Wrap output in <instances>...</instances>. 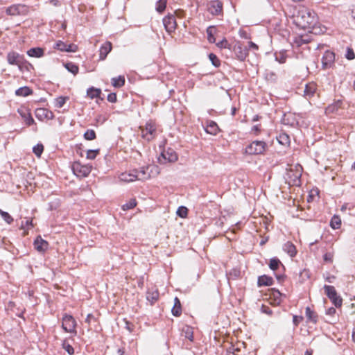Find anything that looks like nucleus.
<instances>
[{"label":"nucleus","instance_id":"nucleus-2","mask_svg":"<svg viewBox=\"0 0 355 355\" xmlns=\"http://www.w3.org/2000/svg\"><path fill=\"white\" fill-rule=\"evenodd\" d=\"M267 147V144L263 141H254L245 148V153L252 155L263 154Z\"/></svg>","mask_w":355,"mask_h":355},{"label":"nucleus","instance_id":"nucleus-51","mask_svg":"<svg viewBox=\"0 0 355 355\" xmlns=\"http://www.w3.org/2000/svg\"><path fill=\"white\" fill-rule=\"evenodd\" d=\"M345 57L348 60H353L355 58V54L351 48H347Z\"/></svg>","mask_w":355,"mask_h":355},{"label":"nucleus","instance_id":"nucleus-4","mask_svg":"<svg viewBox=\"0 0 355 355\" xmlns=\"http://www.w3.org/2000/svg\"><path fill=\"white\" fill-rule=\"evenodd\" d=\"M76 322L71 315L64 314L62 317V327L65 332L76 334Z\"/></svg>","mask_w":355,"mask_h":355},{"label":"nucleus","instance_id":"nucleus-25","mask_svg":"<svg viewBox=\"0 0 355 355\" xmlns=\"http://www.w3.org/2000/svg\"><path fill=\"white\" fill-rule=\"evenodd\" d=\"M205 130L210 135H216L218 132V126L214 121H210L207 125Z\"/></svg>","mask_w":355,"mask_h":355},{"label":"nucleus","instance_id":"nucleus-37","mask_svg":"<svg viewBox=\"0 0 355 355\" xmlns=\"http://www.w3.org/2000/svg\"><path fill=\"white\" fill-rule=\"evenodd\" d=\"M0 215L8 224H11L12 223L13 218L8 212L0 209Z\"/></svg>","mask_w":355,"mask_h":355},{"label":"nucleus","instance_id":"nucleus-13","mask_svg":"<svg viewBox=\"0 0 355 355\" xmlns=\"http://www.w3.org/2000/svg\"><path fill=\"white\" fill-rule=\"evenodd\" d=\"M49 243L46 241L42 239L41 236L37 237L34 241L35 248L40 252H44L48 248Z\"/></svg>","mask_w":355,"mask_h":355},{"label":"nucleus","instance_id":"nucleus-29","mask_svg":"<svg viewBox=\"0 0 355 355\" xmlns=\"http://www.w3.org/2000/svg\"><path fill=\"white\" fill-rule=\"evenodd\" d=\"M101 93V90L100 89H96L93 87L89 88L87 91V94L91 99L98 97Z\"/></svg>","mask_w":355,"mask_h":355},{"label":"nucleus","instance_id":"nucleus-43","mask_svg":"<svg viewBox=\"0 0 355 355\" xmlns=\"http://www.w3.org/2000/svg\"><path fill=\"white\" fill-rule=\"evenodd\" d=\"M177 214L181 218H185L187 216L188 214V209L187 207L181 206L178 207L177 210Z\"/></svg>","mask_w":355,"mask_h":355},{"label":"nucleus","instance_id":"nucleus-15","mask_svg":"<svg viewBox=\"0 0 355 355\" xmlns=\"http://www.w3.org/2000/svg\"><path fill=\"white\" fill-rule=\"evenodd\" d=\"M149 166L146 167H141L139 171L135 170V172H136L137 174V179L138 180H146L150 178L149 170Z\"/></svg>","mask_w":355,"mask_h":355},{"label":"nucleus","instance_id":"nucleus-10","mask_svg":"<svg viewBox=\"0 0 355 355\" xmlns=\"http://www.w3.org/2000/svg\"><path fill=\"white\" fill-rule=\"evenodd\" d=\"M234 51L238 60L241 61L245 60L248 55V47L243 46L241 42H237L235 44Z\"/></svg>","mask_w":355,"mask_h":355},{"label":"nucleus","instance_id":"nucleus-26","mask_svg":"<svg viewBox=\"0 0 355 355\" xmlns=\"http://www.w3.org/2000/svg\"><path fill=\"white\" fill-rule=\"evenodd\" d=\"M182 335L183 336H184L186 338L189 339L190 341H193V328L190 326H184L182 328Z\"/></svg>","mask_w":355,"mask_h":355},{"label":"nucleus","instance_id":"nucleus-36","mask_svg":"<svg viewBox=\"0 0 355 355\" xmlns=\"http://www.w3.org/2000/svg\"><path fill=\"white\" fill-rule=\"evenodd\" d=\"M280 264L281 262L277 258H272L270 260L269 267L271 270H276Z\"/></svg>","mask_w":355,"mask_h":355},{"label":"nucleus","instance_id":"nucleus-33","mask_svg":"<svg viewBox=\"0 0 355 355\" xmlns=\"http://www.w3.org/2000/svg\"><path fill=\"white\" fill-rule=\"evenodd\" d=\"M20 115L24 118L25 123L28 125H31L34 123L35 121L31 116V114L26 112H19Z\"/></svg>","mask_w":355,"mask_h":355},{"label":"nucleus","instance_id":"nucleus-45","mask_svg":"<svg viewBox=\"0 0 355 355\" xmlns=\"http://www.w3.org/2000/svg\"><path fill=\"white\" fill-rule=\"evenodd\" d=\"M209 58L214 66H215L216 67L220 66V62L215 54L210 53L209 55Z\"/></svg>","mask_w":355,"mask_h":355},{"label":"nucleus","instance_id":"nucleus-57","mask_svg":"<svg viewBox=\"0 0 355 355\" xmlns=\"http://www.w3.org/2000/svg\"><path fill=\"white\" fill-rule=\"evenodd\" d=\"M107 101L111 103H115L116 101V95L114 93H111L107 96Z\"/></svg>","mask_w":355,"mask_h":355},{"label":"nucleus","instance_id":"nucleus-17","mask_svg":"<svg viewBox=\"0 0 355 355\" xmlns=\"http://www.w3.org/2000/svg\"><path fill=\"white\" fill-rule=\"evenodd\" d=\"M7 60L10 64L18 65L21 63V56L18 53L11 51L9 52L7 55Z\"/></svg>","mask_w":355,"mask_h":355},{"label":"nucleus","instance_id":"nucleus-22","mask_svg":"<svg viewBox=\"0 0 355 355\" xmlns=\"http://www.w3.org/2000/svg\"><path fill=\"white\" fill-rule=\"evenodd\" d=\"M343 105V102L340 100L334 102V103L329 105L325 110L327 114H331L336 112L340 108H341Z\"/></svg>","mask_w":355,"mask_h":355},{"label":"nucleus","instance_id":"nucleus-14","mask_svg":"<svg viewBox=\"0 0 355 355\" xmlns=\"http://www.w3.org/2000/svg\"><path fill=\"white\" fill-rule=\"evenodd\" d=\"M315 92L316 85L314 83H309L305 85L303 95L306 98H310L313 96Z\"/></svg>","mask_w":355,"mask_h":355},{"label":"nucleus","instance_id":"nucleus-63","mask_svg":"<svg viewBox=\"0 0 355 355\" xmlns=\"http://www.w3.org/2000/svg\"><path fill=\"white\" fill-rule=\"evenodd\" d=\"M252 131L255 132V133H258L259 132V125H254L252 128Z\"/></svg>","mask_w":355,"mask_h":355},{"label":"nucleus","instance_id":"nucleus-21","mask_svg":"<svg viewBox=\"0 0 355 355\" xmlns=\"http://www.w3.org/2000/svg\"><path fill=\"white\" fill-rule=\"evenodd\" d=\"M283 250L284 252L288 253L291 257H293L296 255L297 251L295 246L290 241H288L286 243H284L283 246Z\"/></svg>","mask_w":355,"mask_h":355},{"label":"nucleus","instance_id":"nucleus-34","mask_svg":"<svg viewBox=\"0 0 355 355\" xmlns=\"http://www.w3.org/2000/svg\"><path fill=\"white\" fill-rule=\"evenodd\" d=\"M35 114L38 118H42V116H44L45 118H49V114L52 115V113L49 112V110L46 109L40 108L36 110Z\"/></svg>","mask_w":355,"mask_h":355},{"label":"nucleus","instance_id":"nucleus-52","mask_svg":"<svg viewBox=\"0 0 355 355\" xmlns=\"http://www.w3.org/2000/svg\"><path fill=\"white\" fill-rule=\"evenodd\" d=\"M309 42V40L306 39H304L302 37H297L295 40V43L297 46H301L302 44H306Z\"/></svg>","mask_w":355,"mask_h":355},{"label":"nucleus","instance_id":"nucleus-55","mask_svg":"<svg viewBox=\"0 0 355 355\" xmlns=\"http://www.w3.org/2000/svg\"><path fill=\"white\" fill-rule=\"evenodd\" d=\"M78 49V47L76 44H67V52H76Z\"/></svg>","mask_w":355,"mask_h":355},{"label":"nucleus","instance_id":"nucleus-6","mask_svg":"<svg viewBox=\"0 0 355 355\" xmlns=\"http://www.w3.org/2000/svg\"><path fill=\"white\" fill-rule=\"evenodd\" d=\"M28 8L26 6L22 4H15L7 8L6 12L10 16L25 15L27 14Z\"/></svg>","mask_w":355,"mask_h":355},{"label":"nucleus","instance_id":"nucleus-31","mask_svg":"<svg viewBox=\"0 0 355 355\" xmlns=\"http://www.w3.org/2000/svg\"><path fill=\"white\" fill-rule=\"evenodd\" d=\"M32 92L31 89L28 87H22L16 90L15 94L19 96H27Z\"/></svg>","mask_w":355,"mask_h":355},{"label":"nucleus","instance_id":"nucleus-18","mask_svg":"<svg viewBox=\"0 0 355 355\" xmlns=\"http://www.w3.org/2000/svg\"><path fill=\"white\" fill-rule=\"evenodd\" d=\"M159 298V292L157 288L149 289L146 293V299L151 304H154Z\"/></svg>","mask_w":355,"mask_h":355},{"label":"nucleus","instance_id":"nucleus-32","mask_svg":"<svg viewBox=\"0 0 355 355\" xmlns=\"http://www.w3.org/2000/svg\"><path fill=\"white\" fill-rule=\"evenodd\" d=\"M341 225V220L338 216H334L330 221V226L334 229H339Z\"/></svg>","mask_w":355,"mask_h":355},{"label":"nucleus","instance_id":"nucleus-7","mask_svg":"<svg viewBox=\"0 0 355 355\" xmlns=\"http://www.w3.org/2000/svg\"><path fill=\"white\" fill-rule=\"evenodd\" d=\"M141 137L148 140H152L156 132V127L153 122H148L146 124L145 128H141Z\"/></svg>","mask_w":355,"mask_h":355},{"label":"nucleus","instance_id":"nucleus-1","mask_svg":"<svg viewBox=\"0 0 355 355\" xmlns=\"http://www.w3.org/2000/svg\"><path fill=\"white\" fill-rule=\"evenodd\" d=\"M294 22L302 28H308L316 22L315 13L304 6H300L293 15Z\"/></svg>","mask_w":355,"mask_h":355},{"label":"nucleus","instance_id":"nucleus-3","mask_svg":"<svg viewBox=\"0 0 355 355\" xmlns=\"http://www.w3.org/2000/svg\"><path fill=\"white\" fill-rule=\"evenodd\" d=\"M324 289L326 295L331 300L336 307H340L342 305V298L338 295L335 288L333 286L324 285Z\"/></svg>","mask_w":355,"mask_h":355},{"label":"nucleus","instance_id":"nucleus-44","mask_svg":"<svg viewBox=\"0 0 355 355\" xmlns=\"http://www.w3.org/2000/svg\"><path fill=\"white\" fill-rule=\"evenodd\" d=\"M84 137L87 140H93L96 138V133L94 130H87L84 134Z\"/></svg>","mask_w":355,"mask_h":355},{"label":"nucleus","instance_id":"nucleus-16","mask_svg":"<svg viewBox=\"0 0 355 355\" xmlns=\"http://www.w3.org/2000/svg\"><path fill=\"white\" fill-rule=\"evenodd\" d=\"M137 174L135 171L131 172H125L120 174L119 178L121 181L125 182H133L137 179Z\"/></svg>","mask_w":355,"mask_h":355},{"label":"nucleus","instance_id":"nucleus-5","mask_svg":"<svg viewBox=\"0 0 355 355\" xmlns=\"http://www.w3.org/2000/svg\"><path fill=\"white\" fill-rule=\"evenodd\" d=\"M72 171L73 173L79 177H87L92 171V166L89 165H83L78 162H75L72 164Z\"/></svg>","mask_w":355,"mask_h":355},{"label":"nucleus","instance_id":"nucleus-53","mask_svg":"<svg viewBox=\"0 0 355 355\" xmlns=\"http://www.w3.org/2000/svg\"><path fill=\"white\" fill-rule=\"evenodd\" d=\"M333 257L334 254L331 252H327L323 256L324 261L329 263L333 261Z\"/></svg>","mask_w":355,"mask_h":355},{"label":"nucleus","instance_id":"nucleus-24","mask_svg":"<svg viewBox=\"0 0 355 355\" xmlns=\"http://www.w3.org/2000/svg\"><path fill=\"white\" fill-rule=\"evenodd\" d=\"M172 314L174 316H180L182 313V307L180 300L175 297L174 299V305L171 309Z\"/></svg>","mask_w":355,"mask_h":355},{"label":"nucleus","instance_id":"nucleus-38","mask_svg":"<svg viewBox=\"0 0 355 355\" xmlns=\"http://www.w3.org/2000/svg\"><path fill=\"white\" fill-rule=\"evenodd\" d=\"M62 348L67 352V353L70 355L73 354L74 349L73 347L67 341L64 340L62 344Z\"/></svg>","mask_w":355,"mask_h":355},{"label":"nucleus","instance_id":"nucleus-39","mask_svg":"<svg viewBox=\"0 0 355 355\" xmlns=\"http://www.w3.org/2000/svg\"><path fill=\"white\" fill-rule=\"evenodd\" d=\"M137 205V201L135 199H131L129 202H128L127 203L124 204L123 206H122V209L123 210H129V209H131L132 208H134L135 206Z\"/></svg>","mask_w":355,"mask_h":355},{"label":"nucleus","instance_id":"nucleus-40","mask_svg":"<svg viewBox=\"0 0 355 355\" xmlns=\"http://www.w3.org/2000/svg\"><path fill=\"white\" fill-rule=\"evenodd\" d=\"M166 6V0H159L157 3L156 10L159 12H162Z\"/></svg>","mask_w":355,"mask_h":355},{"label":"nucleus","instance_id":"nucleus-58","mask_svg":"<svg viewBox=\"0 0 355 355\" xmlns=\"http://www.w3.org/2000/svg\"><path fill=\"white\" fill-rule=\"evenodd\" d=\"M303 320L302 317H298L297 315H294L293 318V322L295 326H297L299 323Z\"/></svg>","mask_w":355,"mask_h":355},{"label":"nucleus","instance_id":"nucleus-49","mask_svg":"<svg viewBox=\"0 0 355 355\" xmlns=\"http://www.w3.org/2000/svg\"><path fill=\"white\" fill-rule=\"evenodd\" d=\"M67 44L62 41H58L55 44V49L61 51H67Z\"/></svg>","mask_w":355,"mask_h":355},{"label":"nucleus","instance_id":"nucleus-60","mask_svg":"<svg viewBox=\"0 0 355 355\" xmlns=\"http://www.w3.org/2000/svg\"><path fill=\"white\" fill-rule=\"evenodd\" d=\"M336 313V309L334 307H330L326 311V314L329 315H334Z\"/></svg>","mask_w":355,"mask_h":355},{"label":"nucleus","instance_id":"nucleus-54","mask_svg":"<svg viewBox=\"0 0 355 355\" xmlns=\"http://www.w3.org/2000/svg\"><path fill=\"white\" fill-rule=\"evenodd\" d=\"M300 177H301V173L300 171H297L295 174L294 175V179H293V184L295 185H299L300 183Z\"/></svg>","mask_w":355,"mask_h":355},{"label":"nucleus","instance_id":"nucleus-9","mask_svg":"<svg viewBox=\"0 0 355 355\" xmlns=\"http://www.w3.org/2000/svg\"><path fill=\"white\" fill-rule=\"evenodd\" d=\"M335 54L330 51H326L322 58V67L323 69H327L334 64Z\"/></svg>","mask_w":355,"mask_h":355},{"label":"nucleus","instance_id":"nucleus-12","mask_svg":"<svg viewBox=\"0 0 355 355\" xmlns=\"http://www.w3.org/2000/svg\"><path fill=\"white\" fill-rule=\"evenodd\" d=\"M209 11L214 15H219L223 10V3L218 1H213L209 5Z\"/></svg>","mask_w":355,"mask_h":355},{"label":"nucleus","instance_id":"nucleus-46","mask_svg":"<svg viewBox=\"0 0 355 355\" xmlns=\"http://www.w3.org/2000/svg\"><path fill=\"white\" fill-rule=\"evenodd\" d=\"M214 31V28L211 27V26H209L207 30V38H208L209 42L211 43L215 42V37L213 35Z\"/></svg>","mask_w":355,"mask_h":355},{"label":"nucleus","instance_id":"nucleus-27","mask_svg":"<svg viewBox=\"0 0 355 355\" xmlns=\"http://www.w3.org/2000/svg\"><path fill=\"white\" fill-rule=\"evenodd\" d=\"M30 57L40 58L44 55V50L41 48H32L27 51Z\"/></svg>","mask_w":355,"mask_h":355},{"label":"nucleus","instance_id":"nucleus-8","mask_svg":"<svg viewBox=\"0 0 355 355\" xmlns=\"http://www.w3.org/2000/svg\"><path fill=\"white\" fill-rule=\"evenodd\" d=\"M178 160V155L171 148H168L166 150L163 151L161 153L160 157H159V162L160 164H164L168 162H175Z\"/></svg>","mask_w":355,"mask_h":355},{"label":"nucleus","instance_id":"nucleus-28","mask_svg":"<svg viewBox=\"0 0 355 355\" xmlns=\"http://www.w3.org/2000/svg\"><path fill=\"white\" fill-rule=\"evenodd\" d=\"M278 142L283 146H288L290 144V137L286 133H281L277 137Z\"/></svg>","mask_w":355,"mask_h":355},{"label":"nucleus","instance_id":"nucleus-50","mask_svg":"<svg viewBox=\"0 0 355 355\" xmlns=\"http://www.w3.org/2000/svg\"><path fill=\"white\" fill-rule=\"evenodd\" d=\"M216 46L219 48L230 49V44L226 39H223L221 41L216 43Z\"/></svg>","mask_w":355,"mask_h":355},{"label":"nucleus","instance_id":"nucleus-42","mask_svg":"<svg viewBox=\"0 0 355 355\" xmlns=\"http://www.w3.org/2000/svg\"><path fill=\"white\" fill-rule=\"evenodd\" d=\"M33 150L35 155L40 157L44 150V146L42 144H37L33 147Z\"/></svg>","mask_w":355,"mask_h":355},{"label":"nucleus","instance_id":"nucleus-30","mask_svg":"<svg viewBox=\"0 0 355 355\" xmlns=\"http://www.w3.org/2000/svg\"><path fill=\"white\" fill-rule=\"evenodd\" d=\"M125 84L124 76H119L112 78V85L115 87H121Z\"/></svg>","mask_w":355,"mask_h":355},{"label":"nucleus","instance_id":"nucleus-20","mask_svg":"<svg viewBox=\"0 0 355 355\" xmlns=\"http://www.w3.org/2000/svg\"><path fill=\"white\" fill-rule=\"evenodd\" d=\"M273 284V279L272 277L267 276V275H261L259 277L257 284L258 286H271Z\"/></svg>","mask_w":355,"mask_h":355},{"label":"nucleus","instance_id":"nucleus-59","mask_svg":"<svg viewBox=\"0 0 355 355\" xmlns=\"http://www.w3.org/2000/svg\"><path fill=\"white\" fill-rule=\"evenodd\" d=\"M286 56L283 54H280L279 55H276V60H277L279 63H284L286 62Z\"/></svg>","mask_w":355,"mask_h":355},{"label":"nucleus","instance_id":"nucleus-48","mask_svg":"<svg viewBox=\"0 0 355 355\" xmlns=\"http://www.w3.org/2000/svg\"><path fill=\"white\" fill-rule=\"evenodd\" d=\"M239 351L240 349L239 347H236L235 346L232 345L227 349L226 355H237V352Z\"/></svg>","mask_w":355,"mask_h":355},{"label":"nucleus","instance_id":"nucleus-56","mask_svg":"<svg viewBox=\"0 0 355 355\" xmlns=\"http://www.w3.org/2000/svg\"><path fill=\"white\" fill-rule=\"evenodd\" d=\"M247 47H248V50L257 51L259 49L258 45L252 42H249L248 46Z\"/></svg>","mask_w":355,"mask_h":355},{"label":"nucleus","instance_id":"nucleus-62","mask_svg":"<svg viewBox=\"0 0 355 355\" xmlns=\"http://www.w3.org/2000/svg\"><path fill=\"white\" fill-rule=\"evenodd\" d=\"M26 227H27L28 228L30 227H33V220H27L26 221V224H25Z\"/></svg>","mask_w":355,"mask_h":355},{"label":"nucleus","instance_id":"nucleus-23","mask_svg":"<svg viewBox=\"0 0 355 355\" xmlns=\"http://www.w3.org/2000/svg\"><path fill=\"white\" fill-rule=\"evenodd\" d=\"M306 317L307 318V320L309 322H311L315 324L318 321V315L317 313L311 309L310 307L307 306L305 310Z\"/></svg>","mask_w":355,"mask_h":355},{"label":"nucleus","instance_id":"nucleus-19","mask_svg":"<svg viewBox=\"0 0 355 355\" xmlns=\"http://www.w3.org/2000/svg\"><path fill=\"white\" fill-rule=\"evenodd\" d=\"M112 49V44L110 42H105L100 49V59L104 60Z\"/></svg>","mask_w":355,"mask_h":355},{"label":"nucleus","instance_id":"nucleus-11","mask_svg":"<svg viewBox=\"0 0 355 355\" xmlns=\"http://www.w3.org/2000/svg\"><path fill=\"white\" fill-rule=\"evenodd\" d=\"M163 24L168 33L173 32L177 26L175 17L173 15H168L163 19Z\"/></svg>","mask_w":355,"mask_h":355},{"label":"nucleus","instance_id":"nucleus-64","mask_svg":"<svg viewBox=\"0 0 355 355\" xmlns=\"http://www.w3.org/2000/svg\"><path fill=\"white\" fill-rule=\"evenodd\" d=\"M263 311L268 315L272 314V311L268 307H263Z\"/></svg>","mask_w":355,"mask_h":355},{"label":"nucleus","instance_id":"nucleus-47","mask_svg":"<svg viewBox=\"0 0 355 355\" xmlns=\"http://www.w3.org/2000/svg\"><path fill=\"white\" fill-rule=\"evenodd\" d=\"M99 153V150H88L87 151V158L89 159H94L96 158Z\"/></svg>","mask_w":355,"mask_h":355},{"label":"nucleus","instance_id":"nucleus-41","mask_svg":"<svg viewBox=\"0 0 355 355\" xmlns=\"http://www.w3.org/2000/svg\"><path fill=\"white\" fill-rule=\"evenodd\" d=\"M68 97L60 96L55 99V106L58 108H61L65 104Z\"/></svg>","mask_w":355,"mask_h":355},{"label":"nucleus","instance_id":"nucleus-35","mask_svg":"<svg viewBox=\"0 0 355 355\" xmlns=\"http://www.w3.org/2000/svg\"><path fill=\"white\" fill-rule=\"evenodd\" d=\"M65 67L69 71L72 73L73 75L77 74L78 72V67L73 63H71V62L67 63L65 64Z\"/></svg>","mask_w":355,"mask_h":355},{"label":"nucleus","instance_id":"nucleus-61","mask_svg":"<svg viewBox=\"0 0 355 355\" xmlns=\"http://www.w3.org/2000/svg\"><path fill=\"white\" fill-rule=\"evenodd\" d=\"M94 317L92 314L89 313L87 315L86 319H85V322L89 324L91 322V320L92 319H94Z\"/></svg>","mask_w":355,"mask_h":355}]
</instances>
